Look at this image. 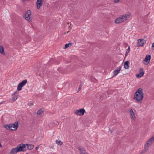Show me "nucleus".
<instances>
[{
    "mask_svg": "<svg viewBox=\"0 0 154 154\" xmlns=\"http://www.w3.org/2000/svg\"><path fill=\"white\" fill-rule=\"evenodd\" d=\"M72 45L71 44V43L66 44L65 45V48H67L69 47V46H71Z\"/></svg>",
    "mask_w": 154,
    "mask_h": 154,
    "instance_id": "26",
    "label": "nucleus"
},
{
    "mask_svg": "<svg viewBox=\"0 0 154 154\" xmlns=\"http://www.w3.org/2000/svg\"><path fill=\"white\" fill-rule=\"evenodd\" d=\"M129 62L128 61H126L124 63V67L125 69H128L129 67Z\"/></svg>",
    "mask_w": 154,
    "mask_h": 154,
    "instance_id": "16",
    "label": "nucleus"
},
{
    "mask_svg": "<svg viewBox=\"0 0 154 154\" xmlns=\"http://www.w3.org/2000/svg\"><path fill=\"white\" fill-rule=\"evenodd\" d=\"M85 112V110L84 109H82L79 110H76L75 113L77 116H82L83 115Z\"/></svg>",
    "mask_w": 154,
    "mask_h": 154,
    "instance_id": "5",
    "label": "nucleus"
},
{
    "mask_svg": "<svg viewBox=\"0 0 154 154\" xmlns=\"http://www.w3.org/2000/svg\"><path fill=\"white\" fill-rule=\"evenodd\" d=\"M130 117L133 120H134L136 119L135 116V113L133 112V110L131 109L130 110Z\"/></svg>",
    "mask_w": 154,
    "mask_h": 154,
    "instance_id": "12",
    "label": "nucleus"
},
{
    "mask_svg": "<svg viewBox=\"0 0 154 154\" xmlns=\"http://www.w3.org/2000/svg\"><path fill=\"white\" fill-rule=\"evenodd\" d=\"M84 154H87V153H86V152Z\"/></svg>",
    "mask_w": 154,
    "mask_h": 154,
    "instance_id": "34",
    "label": "nucleus"
},
{
    "mask_svg": "<svg viewBox=\"0 0 154 154\" xmlns=\"http://www.w3.org/2000/svg\"><path fill=\"white\" fill-rule=\"evenodd\" d=\"M56 143L60 145H61L63 143V142L60 140H56Z\"/></svg>",
    "mask_w": 154,
    "mask_h": 154,
    "instance_id": "23",
    "label": "nucleus"
},
{
    "mask_svg": "<svg viewBox=\"0 0 154 154\" xmlns=\"http://www.w3.org/2000/svg\"><path fill=\"white\" fill-rule=\"evenodd\" d=\"M121 70V66L117 67L113 71L114 76H115L116 75L119 73Z\"/></svg>",
    "mask_w": 154,
    "mask_h": 154,
    "instance_id": "11",
    "label": "nucleus"
},
{
    "mask_svg": "<svg viewBox=\"0 0 154 154\" xmlns=\"http://www.w3.org/2000/svg\"><path fill=\"white\" fill-rule=\"evenodd\" d=\"M154 141V137H152L146 142L144 145L149 148V147L152 144Z\"/></svg>",
    "mask_w": 154,
    "mask_h": 154,
    "instance_id": "3",
    "label": "nucleus"
},
{
    "mask_svg": "<svg viewBox=\"0 0 154 154\" xmlns=\"http://www.w3.org/2000/svg\"><path fill=\"white\" fill-rule=\"evenodd\" d=\"M31 14V12L30 10H28L26 13L25 15L23 16L25 19L29 21L30 20V15Z\"/></svg>",
    "mask_w": 154,
    "mask_h": 154,
    "instance_id": "4",
    "label": "nucleus"
},
{
    "mask_svg": "<svg viewBox=\"0 0 154 154\" xmlns=\"http://www.w3.org/2000/svg\"><path fill=\"white\" fill-rule=\"evenodd\" d=\"M26 150H27L28 149H29V150H31L32 149L34 148V146L32 144H26Z\"/></svg>",
    "mask_w": 154,
    "mask_h": 154,
    "instance_id": "15",
    "label": "nucleus"
},
{
    "mask_svg": "<svg viewBox=\"0 0 154 154\" xmlns=\"http://www.w3.org/2000/svg\"><path fill=\"white\" fill-rule=\"evenodd\" d=\"M130 47H128V50H130Z\"/></svg>",
    "mask_w": 154,
    "mask_h": 154,
    "instance_id": "32",
    "label": "nucleus"
},
{
    "mask_svg": "<svg viewBox=\"0 0 154 154\" xmlns=\"http://www.w3.org/2000/svg\"><path fill=\"white\" fill-rule=\"evenodd\" d=\"M22 87V86L18 84L17 87V90L18 91H20L21 90Z\"/></svg>",
    "mask_w": 154,
    "mask_h": 154,
    "instance_id": "24",
    "label": "nucleus"
},
{
    "mask_svg": "<svg viewBox=\"0 0 154 154\" xmlns=\"http://www.w3.org/2000/svg\"><path fill=\"white\" fill-rule=\"evenodd\" d=\"M43 112V111L42 109H40L37 111V115H40Z\"/></svg>",
    "mask_w": 154,
    "mask_h": 154,
    "instance_id": "25",
    "label": "nucleus"
},
{
    "mask_svg": "<svg viewBox=\"0 0 154 154\" xmlns=\"http://www.w3.org/2000/svg\"><path fill=\"white\" fill-rule=\"evenodd\" d=\"M0 53L2 55H4L5 54L4 48L2 46H0Z\"/></svg>",
    "mask_w": 154,
    "mask_h": 154,
    "instance_id": "21",
    "label": "nucleus"
},
{
    "mask_svg": "<svg viewBox=\"0 0 154 154\" xmlns=\"http://www.w3.org/2000/svg\"><path fill=\"white\" fill-rule=\"evenodd\" d=\"M43 0H37L36 4L37 9H39L42 4Z\"/></svg>",
    "mask_w": 154,
    "mask_h": 154,
    "instance_id": "13",
    "label": "nucleus"
},
{
    "mask_svg": "<svg viewBox=\"0 0 154 154\" xmlns=\"http://www.w3.org/2000/svg\"><path fill=\"white\" fill-rule=\"evenodd\" d=\"M11 130L15 131L16 130L18 126V122H16L14 124H10Z\"/></svg>",
    "mask_w": 154,
    "mask_h": 154,
    "instance_id": "6",
    "label": "nucleus"
},
{
    "mask_svg": "<svg viewBox=\"0 0 154 154\" xmlns=\"http://www.w3.org/2000/svg\"><path fill=\"white\" fill-rule=\"evenodd\" d=\"M78 149L80 151V154H84L86 152L83 148L79 147L78 148Z\"/></svg>",
    "mask_w": 154,
    "mask_h": 154,
    "instance_id": "20",
    "label": "nucleus"
},
{
    "mask_svg": "<svg viewBox=\"0 0 154 154\" xmlns=\"http://www.w3.org/2000/svg\"><path fill=\"white\" fill-rule=\"evenodd\" d=\"M27 80L26 79H25L23 80L19 84L21 86H22L23 87L24 85H26V84L27 83Z\"/></svg>",
    "mask_w": 154,
    "mask_h": 154,
    "instance_id": "18",
    "label": "nucleus"
},
{
    "mask_svg": "<svg viewBox=\"0 0 154 154\" xmlns=\"http://www.w3.org/2000/svg\"><path fill=\"white\" fill-rule=\"evenodd\" d=\"M122 22H123L122 21L121 17L117 18L115 21V23H120Z\"/></svg>",
    "mask_w": 154,
    "mask_h": 154,
    "instance_id": "17",
    "label": "nucleus"
},
{
    "mask_svg": "<svg viewBox=\"0 0 154 154\" xmlns=\"http://www.w3.org/2000/svg\"><path fill=\"white\" fill-rule=\"evenodd\" d=\"M81 86L79 87V88H78V90H79V91H80V89H81Z\"/></svg>",
    "mask_w": 154,
    "mask_h": 154,
    "instance_id": "30",
    "label": "nucleus"
},
{
    "mask_svg": "<svg viewBox=\"0 0 154 154\" xmlns=\"http://www.w3.org/2000/svg\"><path fill=\"white\" fill-rule=\"evenodd\" d=\"M144 94L141 88H139L135 92L134 99V100L141 103L143 98Z\"/></svg>",
    "mask_w": 154,
    "mask_h": 154,
    "instance_id": "1",
    "label": "nucleus"
},
{
    "mask_svg": "<svg viewBox=\"0 0 154 154\" xmlns=\"http://www.w3.org/2000/svg\"><path fill=\"white\" fill-rule=\"evenodd\" d=\"M139 70L140 73L136 75V76L137 78L141 77L144 74V72L143 71V68H140Z\"/></svg>",
    "mask_w": 154,
    "mask_h": 154,
    "instance_id": "10",
    "label": "nucleus"
},
{
    "mask_svg": "<svg viewBox=\"0 0 154 154\" xmlns=\"http://www.w3.org/2000/svg\"><path fill=\"white\" fill-rule=\"evenodd\" d=\"M121 18L122 20V22H124L126 20L129 19L130 17V14H125L121 16Z\"/></svg>",
    "mask_w": 154,
    "mask_h": 154,
    "instance_id": "9",
    "label": "nucleus"
},
{
    "mask_svg": "<svg viewBox=\"0 0 154 154\" xmlns=\"http://www.w3.org/2000/svg\"><path fill=\"white\" fill-rule=\"evenodd\" d=\"M39 147V145H37L35 147V149L37 150Z\"/></svg>",
    "mask_w": 154,
    "mask_h": 154,
    "instance_id": "28",
    "label": "nucleus"
},
{
    "mask_svg": "<svg viewBox=\"0 0 154 154\" xmlns=\"http://www.w3.org/2000/svg\"><path fill=\"white\" fill-rule=\"evenodd\" d=\"M69 31H67V33H69Z\"/></svg>",
    "mask_w": 154,
    "mask_h": 154,
    "instance_id": "33",
    "label": "nucleus"
},
{
    "mask_svg": "<svg viewBox=\"0 0 154 154\" xmlns=\"http://www.w3.org/2000/svg\"><path fill=\"white\" fill-rule=\"evenodd\" d=\"M26 144L21 143L19 144L16 148H12L11 149L10 154H14L19 152L25 151L26 150Z\"/></svg>",
    "mask_w": 154,
    "mask_h": 154,
    "instance_id": "2",
    "label": "nucleus"
},
{
    "mask_svg": "<svg viewBox=\"0 0 154 154\" xmlns=\"http://www.w3.org/2000/svg\"><path fill=\"white\" fill-rule=\"evenodd\" d=\"M2 146L1 143H0V147H1Z\"/></svg>",
    "mask_w": 154,
    "mask_h": 154,
    "instance_id": "31",
    "label": "nucleus"
},
{
    "mask_svg": "<svg viewBox=\"0 0 154 154\" xmlns=\"http://www.w3.org/2000/svg\"><path fill=\"white\" fill-rule=\"evenodd\" d=\"M148 147L144 145V149L143 151H142L141 152L140 154H143V153L146 152L147 150H148Z\"/></svg>",
    "mask_w": 154,
    "mask_h": 154,
    "instance_id": "19",
    "label": "nucleus"
},
{
    "mask_svg": "<svg viewBox=\"0 0 154 154\" xmlns=\"http://www.w3.org/2000/svg\"><path fill=\"white\" fill-rule=\"evenodd\" d=\"M10 124L9 125H4V127L7 130H9L11 129Z\"/></svg>",
    "mask_w": 154,
    "mask_h": 154,
    "instance_id": "22",
    "label": "nucleus"
},
{
    "mask_svg": "<svg viewBox=\"0 0 154 154\" xmlns=\"http://www.w3.org/2000/svg\"><path fill=\"white\" fill-rule=\"evenodd\" d=\"M119 1V0H115L114 2L115 3H118Z\"/></svg>",
    "mask_w": 154,
    "mask_h": 154,
    "instance_id": "29",
    "label": "nucleus"
},
{
    "mask_svg": "<svg viewBox=\"0 0 154 154\" xmlns=\"http://www.w3.org/2000/svg\"><path fill=\"white\" fill-rule=\"evenodd\" d=\"M18 94V92L17 91L14 92V94H12V96H13L12 100L14 101H15L17 99V96Z\"/></svg>",
    "mask_w": 154,
    "mask_h": 154,
    "instance_id": "14",
    "label": "nucleus"
},
{
    "mask_svg": "<svg viewBox=\"0 0 154 154\" xmlns=\"http://www.w3.org/2000/svg\"><path fill=\"white\" fill-rule=\"evenodd\" d=\"M146 42L145 40L144 39H138V40L137 46L138 47L143 46Z\"/></svg>",
    "mask_w": 154,
    "mask_h": 154,
    "instance_id": "8",
    "label": "nucleus"
},
{
    "mask_svg": "<svg viewBox=\"0 0 154 154\" xmlns=\"http://www.w3.org/2000/svg\"><path fill=\"white\" fill-rule=\"evenodd\" d=\"M151 59V56L149 55H147L145 59L143 60V63L145 65L148 64L150 61Z\"/></svg>",
    "mask_w": 154,
    "mask_h": 154,
    "instance_id": "7",
    "label": "nucleus"
},
{
    "mask_svg": "<svg viewBox=\"0 0 154 154\" xmlns=\"http://www.w3.org/2000/svg\"><path fill=\"white\" fill-rule=\"evenodd\" d=\"M152 48L154 50V42L152 44Z\"/></svg>",
    "mask_w": 154,
    "mask_h": 154,
    "instance_id": "27",
    "label": "nucleus"
}]
</instances>
